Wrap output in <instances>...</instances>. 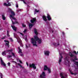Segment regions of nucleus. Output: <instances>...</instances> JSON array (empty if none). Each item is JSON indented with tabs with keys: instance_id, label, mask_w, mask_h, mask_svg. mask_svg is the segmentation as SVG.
<instances>
[{
	"instance_id": "1",
	"label": "nucleus",
	"mask_w": 78,
	"mask_h": 78,
	"mask_svg": "<svg viewBox=\"0 0 78 78\" xmlns=\"http://www.w3.org/2000/svg\"><path fill=\"white\" fill-rule=\"evenodd\" d=\"M34 38L35 39H34V38H31V43L34 46L37 47V45L36 44H37L36 41H38V40L39 39V38H38L37 36H34Z\"/></svg>"
},
{
	"instance_id": "2",
	"label": "nucleus",
	"mask_w": 78,
	"mask_h": 78,
	"mask_svg": "<svg viewBox=\"0 0 78 78\" xmlns=\"http://www.w3.org/2000/svg\"><path fill=\"white\" fill-rule=\"evenodd\" d=\"M29 67L30 68H33L34 69H36V66H35V64L33 63L32 64H30L29 65Z\"/></svg>"
},
{
	"instance_id": "3",
	"label": "nucleus",
	"mask_w": 78,
	"mask_h": 78,
	"mask_svg": "<svg viewBox=\"0 0 78 78\" xmlns=\"http://www.w3.org/2000/svg\"><path fill=\"white\" fill-rule=\"evenodd\" d=\"M47 17L48 19V21H50V20H51V17L50 15L48 13L47 14Z\"/></svg>"
},
{
	"instance_id": "4",
	"label": "nucleus",
	"mask_w": 78,
	"mask_h": 78,
	"mask_svg": "<svg viewBox=\"0 0 78 78\" xmlns=\"http://www.w3.org/2000/svg\"><path fill=\"white\" fill-rule=\"evenodd\" d=\"M30 22L32 23H34V22H36V18H33L32 20H30Z\"/></svg>"
},
{
	"instance_id": "5",
	"label": "nucleus",
	"mask_w": 78,
	"mask_h": 78,
	"mask_svg": "<svg viewBox=\"0 0 78 78\" xmlns=\"http://www.w3.org/2000/svg\"><path fill=\"white\" fill-rule=\"evenodd\" d=\"M4 6H11V4H10L9 2L8 3V4L6 3H4Z\"/></svg>"
},
{
	"instance_id": "6",
	"label": "nucleus",
	"mask_w": 78,
	"mask_h": 78,
	"mask_svg": "<svg viewBox=\"0 0 78 78\" xmlns=\"http://www.w3.org/2000/svg\"><path fill=\"white\" fill-rule=\"evenodd\" d=\"M49 53H50V51H44V55L46 56H49Z\"/></svg>"
},
{
	"instance_id": "7",
	"label": "nucleus",
	"mask_w": 78,
	"mask_h": 78,
	"mask_svg": "<svg viewBox=\"0 0 78 78\" xmlns=\"http://www.w3.org/2000/svg\"><path fill=\"white\" fill-rule=\"evenodd\" d=\"M44 76H45V72H43L42 74L40 75V78L42 77H44Z\"/></svg>"
},
{
	"instance_id": "8",
	"label": "nucleus",
	"mask_w": 78,
	"mask_h": 78,
	"mask_svg": "<svg viewBox=\"0 0 78 78\" xmlns=\"http://www.w3.org/2000/svg\"><path fill=\"white\" fill-rule=\"evenodd\" d=\"M0 60H1V62L2 65H3V66H5L6 64H5V63L4 62H3V60H2V58H1Z\"/></svg>"
},
{
	"instance_id": "9",
	"label": "nucleus",
	"mask_w": 78,
	"mask_h": 78,
	"mask_svg": "<svg viewBox=\"0 0 78 78\" xmlns=\"http://www.w3.org/2000/svg\"><path fill=\"white\" fill-rule=\"evenodd\" d=\"M11 27L14 31H17V27H16L14 26H11Z\"/></svg>"
},
{
	"instance_id": "10",
	"label": "nucleus",
	"mask_w": 78,
	"mask_h": 78,
	"mask_svg": "<svg viewBox=\"0 0 78 78\" xmlns=\"http://www.w3.org/2000/svg\"><path fill=\"white\" fill-rule=\"evenodd\" d=\"M33 25H34L33 24H32L31 23H29V29H31V28H32V27H33Z\"/></svg>"
},
{
	"instance_id": "11",
	"label": "nucleus",
	"mask_w": 78,
	"mask_h": 78,
	"mask_svg": "<svg viewBox=\"0 0 78 78\" xmlns=\"http://www.w3.org/2000/svg\"><path fill=\"white\" fill-rule=\"evenodd\" d=\"M9 42H5V45L6 46V47H8V48H9Z\"/></svg>"
},
{
	"instance_id": "12",
	"label": "nucleus",
	"mask_w": 78,
	"mask_h": 78,
	"mask_svg": "<svg viewBox=\"0 0 78 78\" xmlns=\"http://www.w3.org/2000/svg\"><path fill=\"white\" fill-rule=\"evenodd\" d=\"M69 55L71 58H73V57H75L74 55L72 54L71 52L69 53Z\"/></svg>"
},
{
	"instance_id": "13",
	"label": "nucleus",
	"mask_w": 78,
	"mask_h": 78,
	"mask_svg": "<svg viewBox=\"0 0 78 78\" xmlns=\"http://www.w3.org/2000/svg\"><path fill=\"white\" fill-rule=\"evenodd\" d=\"M43 19L44 20V21H45V22H46V21H47V17H46V16H43Z\"/></svg>"
},
{
	"instance_id": "14",
	"label": "nucleus",
	"mask_w": 78,
	"mask_h": 78,
	"mask_svg": "<svg viewBox=\"0 0 78 78\" xmlns=\"http://www.w3.org/2000/svg\"><path fill=\"white\" fill-rule=\"evenodd\" d=\"M34 32L36 35H38V33L37 32V30H36V28L34 29Z\"/></svg>"
},
{
	"instance_id": "15",
	"label": "nucleus",
	"mask_w": 78,
	"mask_h": 78,
	"mask_svg": "<svg viewBox=\"0 0 78 78\" xmlns=\"http://www.w3.org/2000/svg\"><path fill=\"white\" fill-rule=\"evenodd\" d=\"M10 17H11L12 18V19H13V20H15V21H16L17 20L16 18L14 17H13L12 15H10Z\"/></svg>"
},
{
	"instance_id": "16",
	"label": "nucleus",
	"mask_w": 78,
	"mask_h": 78,
	"mask_svg": "<svg viewBox=\"0 0 78 78\" xmlns=\"http://www.w3.org/2000/svg\"><path fill=\"white\" fill-rule=\"evenodd\" d=\"M6 51H2V55L3 56H4V55H6Z\"/></svg>"
},
{
	"instance_id": "17",
	"label": "nucleus",
	"mask_w": 78,
	"mask_h": 78,
	"mask_svg": "<svg viewBox=\"0 0 78 78\" xmlns=\"http://www.w3.org/2000/svg\"><path fill=\"white\" fill-rule=\"evenodd\" d=\"M48 68L47 66L46 65H45L44 68V70H48Z\"/></svg>"
},
{
	"instance_id": "18",
	"label": "nucleus",
	"mask_w": 78,
	"mask_h": 78,
	"mask_svg": "<svg viewBox=\"0 0 78 78\" xmlns=\"http://www.w3.org/2000/svg\"><path fill=\"white\" fill-rule=\"evenodd\" d=\"M53 45L54 46H55V47H57V46H58V45H59L60 44L59 43H58V44H56V43H53Z\"/></svg>"
},
{
	"instance_id": "19",
	"label": "nucleus",
	"mask_w": 78,
	"mask_h": 78,
	"mask_svg": "<svg viewBox=\"0 0 78 78\" xmlns=\"http://www.w3.org/2000/svg\"><path fill=\"white\" fill-rule=\"evenodd\" d=\"M69 58L68 56H66L65 58V61H67L68 62L69 61Z\"/></svg>"
},
{
	"instance_id": "20",
	"label": "nucleus",
	"mask_w": 78,
	"mask_h": 78,
	"mask_svg": "<svg viewBox=\"0 0 78 78\" xmlns=\"http://www.w3.org/2000/svg\"><path fill=\"white\" fill-rule=\"evenodd\" d=\"M12 20V23L13 25H14V24H16L17 23L19 24V23H18V22H17V21H15V22H13V21H12V20Z\"/></svg>"
},
{
	"instance_id": "21",
	"label": "nucleus",
	"mask_w": 78,
	"mask_h": 78,
	"mask_svg": "<svg viewBox=\"0 0 78 78\" xmlns=\"http://www.w3.org/2000/svg\"><path fill=\"white\" fill-rule=\"evenodd\" d=\"M12 11V9H11L9 8L7 12H11Z\"/></svg>"
},
{
	"instance_id": "22",
	"label": "nucleus",
	"mask_w": 78,
	"mask_h": 78,
	"mask_svg": "<svg viewBox=\"0 0 78 78\" xmlns=\"http://www.w3.org/2000/svg\"><path fill=\"white\" fill-rule=\"evenodd\" d=\"M11 14L12 16H14L15 15V13H14V11H12L11 12Z\"/></svg>"
},
{
	"instance_id": "23",
	"label": "nucleus",
	"mask_w": 78,
	"mask_h": 78,
	"mask_svg": "<svg viewBox=\"0 0 78 78\" xmlns=\"http://www.w3.org/2000/svg\"><path fill=\"white\" fill-rule=\"evenodd\" d=\"M2 19L4 20H5L6 19V18H5V16H4L3 15H2Z\"/></svg>"
},
{
	"instance_id": "24",
	"label": "nucleus",
	"mask_w": 78,
	"mask_h": 78,
	"mask_svg": "<svg viewBox=\"0 0 78 78\" xmlns=\"http://www.w3.org/2000/svg\"><path fill=\"white\" fill-rule=\"evenodd\" d=\"M41 39H39L38 40V43L39 44H41Z\"/></svg>"
},
{
	"instance_id": "25",
	"label": "nucleus",
	"mask_w": 78,
	"mask_h": 78,
	"mask_svg": "<svg viewBox=\"0 0 78 78\" xmlns=\"http://www.w3.org/2000/svg\"><path fill=\"white\" fill-rule=\"evenodd\" d=\"M77 60H78V59L76 58V56H75V58H74V59H72V60L74 62L75 61H76Z\"/></svg>"
},
{
	"instance_id": "26",
	"label": "nucleus",
	"mask_w": 78,
	"mask_h": 78,
	"mask_svg": "<svg viewBox=\"0 0 78 78\" xmlns=\"http://www.w3.org/2000/svg\"><path fill=\"white\" fill-rule=\"evenodd\" d=\"M16 38L17 40H18V41H21V40H20V38L19 37V36H18Z\"/></svg>"
},
{
	"instance_id": "27",
	"label": "nucleus",
	"mask_w": 78,
	"mask_h": 78,
	"mask_svg": "<svg viewBox=\"0 0 78 78\" xmlns=\"http://www.w3.org/2000/svg\"><path fill=\"white\" fill-rule=\"evenodd\" d=\"M14 37H15V38H16L18 36H17V34H14Z\"/></svg>"
},
{
	"instance_id": "28",
	"label": "nucleus",
	"mask_w": 78,
	"mask_h": 78,
	"mask_svg": "<svg viewBox=\"0 0 78 78\" xmlns=\"http://www.w3.org/2000/svg\"><path fill=\"white\" fill-rule=\"evenodd\" d=\"M62 61V59H61V57H60V58L59 60V64H60V62H61Z\"/></svg>"
},
{
	"instance_id": "29",
	"label": "nucleus",
	"mask_w": 78,
	"mask_h": 78,
	"mask_svg": "<svg viewBox=\"0 0 78 78\" xmlns=\"http://www.w3.org/2000/svg\"><path fill=\"white\" fill-rule=\"evenodd\" d=\"M12 51V49H11V50H8L7 51V52H11Z\"/></svg>"
},
{
	"instance_id": "30",
	"label": "nucleus",
	"mask_w": 78,
	"mask_h": 78,
	"mask_svg": "<svg viewBox=\"0 0 78 78\" xmlns=\"http://www.w3.org/2000/svg\"><path fill=\"white\" fill-rule=\"evenodd\" d=\"M7 36L8 37H9L10 36V35L9 34V31L8 30L7 31Z\"/></svg>"
},
{
	"instance_id": "31",
	"label": "nucleus",
	"mask_w": 78,
	"mask_h": 78,
	"mask_svg": "<svg viewBox=\"0 0 78 78\" xmlns=\"http://www.w3.org/2000/svg\"><path fill=\"white\" fill-rule=\"evenodd\" d=\"M71 74L72 75H77V73H73L72 72H71Z\"/></svg>"
},
{
	"instance_id": "32",
	"label": "nucleus",
	"mask_w": 78,
	"mask_h": 78,
	"mask_svg": "<svg viewBox=\"0 0 78 78\" xmlns=\"http://www.w3.org/2000/svg\"><path fill=\"white\" fill-rule=\"evenodd\" d=\"M48 72L49 73H51V70H50V69H48Z\"/></svg>"
},
{
	"instance_id": "33",
	"label": "nucleus",
	"mask_w": 78,
	"mask_h": 78,
	"mask_svg": "<svg viewBox=\"0 0 78 78\" xmlns=\"http://www.w3.org/2000/svg\"><path fill=\"white\" fill-rule=\"evenodd\" d=\"M35 12H39V10H37V9H35Z\"/></svg>"
},
{
	"instance_id": "34",
	"label": "nucleus",
	"mask_w": 78,
	"mask_h": 78,
	"mask_svg": "<svg viewBox=\"0 0 78 78\" xmlns=\"http://www.w3.org/2000/svg\"><path fill=\"white\" fill-rule=\"evenodd\" d=\"M75 63L77 65V66L78 67V62H75Z\"/></svg>"
},
{
	"instance_id": "35",
	"label": "nucleus",
	"mask_w": 78,
	"mask_h": 78,
	"mask_svg": "<svg viewBox=\"0 0 78 78\" xmlns=\"http://www.w3.org/2000/svg\"><path fill=\"white\" fill-rule=\"evenodd\" d=\"M22 53V49H20V50L19 51V53Z\"/></svg>"
},
{
	"instance_id": "36",
	"label": "nucleus",
	"mask_w": 78,
	"mask_h": 78,
	"mask_svg": "<svg viewBox=\"0 0 78 78\" xmlns=\"http://www.w3.org/2000/svg\"><path fill=\"white\" fill-rule=\"evenodd\" d=\"M0 76L1 77V78H3V74H2V73H0Z\"/></svg>"
},
{
	"instance_id": "37",
	"label": "nucleus",
	"mask_w": 78,
	"mask_h": 78,
	"mask_svg": "<svg viewBox=\"0 0 78 78\" xmlns=\"http://www.w3.org/2000/svg\"><path fill=\"white\" fill-rule=\"evenodd\" d=\"M12 54L13 57H15V56H15V54H14V53L12 52Z\"/></svg>"
},
{
	"instance_id": "38",
	"label": "nucleus",
	"mask_w": 78,
	"mask_h": 78,
	"mask_svg": "<svg viewBox=\"0 0 78 78\" xmlns=\"http://www.w3.org/2000/svg\"><path fill=\"white\" fill-rule=\"evenodd\" d=\"M60 57L61 59H62V58H63V57L62 56V55H61V54H60Z\"/></svg>"
},
{
	"instance_id": "39",
	"label": "nucleus",
	"mask_w": 78,
	"mask_h": 78,
	"mask_svg": "<svg viewBox=\"0 0 78 78\" xmlns=\"http://www.w3.org/2000/svg\"><path fill=\"white\" fill-rule=\"evenodd\" d=\"M7 64H8V66H9V67H10V64H11V63L10 62H9Z\"/></svg>"
},
{
	"instance_id": "40",
	"label": "nucleus",
	"mask_w": 78,
	"mask_h": 78,
	"mask_svg": "<svg viewBox=\"0 0 78 78\" xmlns=\"http://www.w3.org/2000/svg\"><path fill=\"white\" fill-rule=\"evenodd\" d=\"M27 29H25L24 31H23L24 33H25L26 32H27Z\"/></svg>"
},
{
	"instance_id": "41",
	"label": "nucleus",
	"mask_w": 78,
	"mask_h": 78,
	"mask_svg": "<svg viewBox=\"0 0 78 78\" xmlns=\"http://www.w3.org/2000/svg\"><path fill=\"white\" fill-rule=\"evenodd\" d=\"M73 53H74L75 54V55H77V53L75 51H74Z\"/></svg>"
},
{
	"instance_id": "42",
	"label": "nucleus",
	"mask_w": 78,
	"mask_h": 78,
	"mask_svg": "<svg viewBox=\"0 0 78 78\" xmlns=\"http://www.w3.org/2000/svg\"><path fill=\"white\" fill-rule=\"evenodd\" d=\"M22 26L23 27H26V25H25L24 24H22Z\"/></svg>"
},
{
	"instance_id": "43",
	"label": "nucleus",
	"mask_w": 78,
	"mask_h": 78,
	"mask_svg": "<svg viewBox=\"0 0 78 78\" xmlns=\"http://www.w3.org/2000/svg\"><path fill=\"white\" fill-rule=\"evenodd\" d=\"M6 37V36H5L3 37H2L1 38L2 39H4Z\"/></svg>"
},
{
	"instance_id": "44",
	"label": "nucleus",
	"mask_w": 78,
	"mask_h": 78,
	"mask_svg": "<svg viewBox=\"0 0 78 78\" xmlns=\"http://www.w3.org/2000/svg\"><path fill=\"white\" fill-rule=\"evenodd\" d=\"M10 41H11L12 42H13V40H12V38H10Z\"/></svg>"
},
{
	"instance_id": "45",
	"label": "nucleus",
	"mask_w": 78,
	"mask_h": 78,
	"mask_svg": "<svg viewBox=\"0 0 78 78\" xmlns=\"http://www.w3.org/2000/svg\"><path fill=\"white\" fill-rule=\"evenodd\" d=\"M4 42H5L7 43L8 42H9V41H7L6 40H4Z\"/></svg>"
},
{
	"instance_id": "46",
	"label": "nucleus",
	"mask_w": 78,
	"mask_h": 78,
	"mask_svg": "<svg viewBox=\"0 0 78 78\" xmlns=\"http://www.w3.org/2000/svg\"><path fill=\"white\" fill-rule=\"evenodd\" d=\"M21 40H20V41H18V43H19V44L20 43H21V41H20Z\"/></svg>"
},
{
	"instance_id": "47",
	"label": "nucleus",
	"mask_w": 78,
	"mask_h": 78,
	"mask_svg": "<svg viewBox=\"0 0 78 78\" xmlns=\"http://www.w3.org/2000/svg\"><path fill=\"white\" fill-rule=\"evenodd\" d=\"M9 58H11V57H12V55H9Z\"/></svg>"
},
{
	"instance_id": "48",
	"label": "nucleus",
	"mask_w": 78,
	"mask_h": 78,
	"mask_svg": "<svg viewBox=\"0 0 78 78\" xmlns=\"http://www.w3.org/2000/svg\"><path fill=\"white\" fill-rule=\"evenodd\" d=\"M16 8H18V7H19V5H18V4H16Z\"/></svg>"
},
{
	"instance_id": "49",
	"label": "nucleus",
	"mask_w": 78,
	"mask_h": 78,
	"mask_svg": "<svg viewBox=\"0 0 78 78\" xmlns=\"http://www.w3.org/2000/svg\"><path fill=\"white\" fill-rule=\"evenodd\" d=\"M19 61L20 63H22V61H21V60H20Z\"/></svg>"
},
{
	"instance_id": "50",
	"label": "nucleus",
	"mask_w": 78,
	"mask_h": 78,
	"mask_svg": "<svg viewBox=\"0 0 78 78\" xmlns=\"http://www.w3.org/2000/svg\"><path fill=\"white\" fill-rule=\"evenodd\" d=\"M26 48H28V46H27V44H26Z\"/></svg>"
},
{
	"instance_id": "51",
	"label": "nucleus",
	"mask_w": 78,
	"mask_h": 78,
	"mask_svg": "<svg viewBox=\"0 0 78 78\" xmlns=\"http://www.w3.org/2000/svg\"><path fill=\"white\" fill-rule=\"evenodd\" d=\"M69 72H70V74H71V72H72V71H71V70H70V69H69Z\"/></svg>"
},
{
	"instance_id": "52",
	"label": "nucleus",
	"mask_w": 78,
	"mask_h": 78,
	"mask_svg": "<svg viewBox=\"0 0 78 78\" xmlns=\"http://www.w3.org/2000/svg\"><path fill=\"white\" fill-rule=\"evenodd\" d=\"M18 48L19 50H20V49H20V47H18Z\"/></svg>"
},
{
	"instance_id": "53",
	"label": "nucleus",
	"mask_w": 78,
	"mask_h": 78,
	"mask_svg": "<svg viewBox=\"0 0 78 78\" xmlns=\"http://www.w3.org/2000/svg\"><path fill=\"white\" fill-rule=\"evenodd\" d=\"M23 2L25 4H27V3H26V2H25V1H23Z\"/></svg>"
},
{
	"instance_id": "54",
	"label": "nucleus",
	"mask_w": 78,
	"mask_h": 78,
	"mask_svg": "<svg viewBox=\"0 0 78 78\" xmlns=\"http://www.w3.org/2000/svg\"><path fill=\"white\" fill-rule=\"evenodd\" d=\"M62 34L63 35H64L65 34V33H64V32H62Z\"/></svg>"
},
{
	"instance_id": "55",
	"label": "nucleus",
	"mask_w": 78,
	"mask_h": 78,
	"mask_svg": "<svg viewBox=\"0 0 78 78\" xmlns=\"http://www.w3.org/2000/svg\"><path fill=\"white\" fill-rule=\"evenodd\" d=\"M36 14V12H34V15H35V14Z\"/></svg>"
},
{
	"instance_id": "56",
	"label": "nucleus",
	"mask_w": 78,
	"mask_h": 78,
	"mask_svg": "<svg viewBox=\"0 0 78 78\" xmlns=\"http://www.w3.org/2000/svg\"><path fill=\"white\" fill-rule=\"evenodd\" d=\"M20 34H21V35H22V36H23V34L22 33H20Z\"/></svg>"
},
{
	"instance_id": "57",
	"label": "nucleus",
	"mask_w": 78,
	"mask_h": 78,
	"mask_svg": "<svg viewBox=\"0 0 78 78\" xmlns=\"http://www.w3.org/2000/svg\"><path fill=\"white\" fill-rule=\"evenodd\" d=\"M18 66H20V63H18Z\"/></svg>"
},
{
	"instance_id": "58",
	"label": "nucleus",
	"mask_w": 78,
	"mask_h": 78,
	"mask_svg": "<svg viewBox=\"0 0 78 78\" xmlns=\"http://www.w3.org/2000/svg\"><path fill=\"white\" fill-rule=\"evenodd\" d=\"M20 66L21 67H22V65H20Z\"/></svg>"
},
{
	"instance_id": "59",
	"label": "nucleus",
	"mask_w": 78,
	"mask_h": 78,
	"mask_svg": "<svg viewBox=\"0 0 78 78\" xmlns=\"http://www.w3.org/2000/svg\"><path fill=\"white\" fill-rule=\"evenodd\" d=\"M46 22V24H48V23H49L48 22Z\"/></svg>"
},
{
	"instance_id": "60",
	"label": "nucleus",
	"mask_w": 78,
	"mask_h": 78,
	"mask_svg": "<svg viewBox=\"0 0 78 78\" xmlns=\"http://www.w3.org/2000/svg\"><path fill=\"white\" fill-rule=\"evenodd\" d=\"M20 56H23V54H21L20 55Z\"/></svg>"
},
{
	"instance_id": "61",
	"label": "nucleus",
	"mask_w": 78,
	"mask_h": 78,
	"mask_svg": "<svg viewBox=\"0 0 78 78\" xmlns=\"http://www.w3.org/2000/svg\"><path fill=\"white\" fill-rule=\"evenodd\" d=\"M27 7H30V5H27Z\"/></svg>"
},
{
	"instance_id": "62",
	"label": "nucleus",
	"mask_w": 78,
	"mask_h": 78,
	"mask_svg": "<svg viewBox=\"0 0 78 78\" xmlns=\"http://www.w3.org/2000/svg\"><path fill=\"white\" fill-rule=\"evenodd\" d=\"M26 64H27V65L28 64V62H26Z\"/></svg>"
},
{
	"instance_id": "63",
	"label": "nucleus",
	"mask_w": 78,
	"mask_h": 78,
	"mask_svg": "<svg viewBox=\"0 0 78 78\" xmlns=\"http://www.w3.org/2000/svg\"><path fill=\"white\" fill-rule=\"evenodd\" d=\"M22 2H23V1H24L23 0H22Z\"/></svg>"
},
{
	"instance_id": "64",
	"label": "nucleus",
	"mask_w": 78,
	"mask_h": 78,
	"mask_svg": "<svg viewBox=\"0 0 78 78\" xmlns=\"http://www.w3.org/2000/svg\"><path fill=\"white\" fill-rule=\"evenodd\" d=\"M2 29H0V30H2Z\"/></svg>"
}]
</instances>
